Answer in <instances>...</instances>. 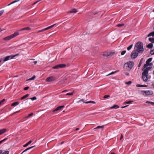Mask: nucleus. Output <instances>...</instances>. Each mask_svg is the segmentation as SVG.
I'll return each instance as SVG.
<instances>
[{"mask_svg":"<svg viewBox=\"0 0 154 154\" xmlns=\"http://www.w3.org/2000/svg\"><path fill=\"white\" fill-rule=\"evenodd\" d=\"M134 50L139 53H141L143 52L144 49L143 44L142 42H138L136 43L134 47Z\"/></svg>","mask_w":154,"mask_h":154,"instance_id":"1","label":"nucleus"},{"mask_svg":"<svg viewBox=\"0 0 154 154\" xmlns=\"http://www.w3.org/2000/svg\"><path fill=\"white\" fill-rule=\"evenodd\" d=\"M150 67H148L145 69L142 73V79L143 81L146 82L148 80V71L151 69Z\"/></svg>","mask_w":154,"mask_h":154,"instance_id":"2","label":"nucleus"},{"mask_svg":"<svg viewBox=\"0 0 154 154\" xmlns=\"http://www.w3.org/2000/svg\"><path fill=\"white\" fill-rule=\"evenodd\" d=\"M134 63L129 61L125 63L124 65V68L126 70L130 71L134 66Z\"/></svg>","mask_w":154,"mask_h":154,"instance_id":"3","label":"nucleus"},{"mask_svg":"<svg viewBox=\"0 0 154 154\" xmlns=\"http://www.w3.org/2000/svg\"><path fill=\"white\" fill-rule=\"evenodd\" d=\"M19 34V33L18 32H15L14 34L7 36L3 38V40L5 41H8L12 38L17 36Z\"/></svg>","mask_w":154,"mask_h":154,"instance_id":"4","label":"nucleus"},{"mask_svg":"<svg viewBox=\"0 0 154 154\" xmlns=\"http://www.w3.org/2000/svg\"><path fill=\"white\" fill-rule=\"evenodd\" d=\"M152 58H149L146 61V63L145 64L143 68L142 69V70H143V69L146 68V67L148 66H151L152 65V63H150V62L152 61Z\"/></svg>","mask_w":154,"mask_h":154,"instance_id":"5","label":"nucleus"},{"mask_svg":"<svg viewBox=\"0 0 154 154\" xmlns=\"http://www.w3.org/2000/svg\"><path fill=\"white\" fill-rule=\"evenodd\" d=\"M139 53L134 50L131 53V57L132 59H135L138 56Z\"/></svg>","mask_w":154,"mask_h":154,"instance_id":"6","label":"nucleus"},{"mask_svg":"<svg viewBox=\"0 0 154 154\" xmlns=\"http://www.w3.org/2000/svg\"><path fill=\"white\" fill-rule=\"evenodd\" d=\"M142 92L143 93V94H145L146 95H151L153 94V92L152 91H142Z\"/></svg>","mask_w":154,"mask_h":154,"instance_id":"7","label":"nucleus"},{"mask_svg":"<svg viewBox=\"0 0 154 154\" xmlns=\"http://www.w3.org/2000/svg\"><path fill=\"white\" fill-rule=\"evenodd\" d=\"M13 59V57L12 55L8 56L6 57H5L2 59V60L4 62H6L8 60H9L12 59Z\"/></svg>","mask_w":154,"mask_h":154,"instance_id":"8","label":"nucleus"},{"mask_svg":"<svg viewBox=\"0 0 154 154\" xmlns=\"http://www.w3.org/2000/svg\"><path fill=\"white\" fill-rule=\"evenodd\" d=\"M55 80V77L54 76H51L47 78L46 80L48 82H51L54 81Z\"/></svg>","mask_w":154,"mask_h":154,"instance_id":"9","label":"nucleus"},{"mask_svg":"<svg viewBox=\"0 0 154 154\" xmlns=\"http://www.w3.org/2000/svg\"><path fill=\"white\" fill-rule=\"evenodd\" d=\"M56 25V24H53V25L51 26H49L46 28H45L44 29L41 30L42 32L45 31V30H48L49 29H51V28H53L54 26Z\"/></svg>","mask_w":154,"mask_h":154,"instance_id":"10","label":"nucleus"},{"mask_svg":"<svg viewBox=\"0 0 154 154\" xmlns=\"http://www.w3.org/2000/svg\"><path fill=\"white\" fill-rule=\"evenodd\" d=\"M36 99V97H32L30 98H29L26 99L22 103V104H23L24 101H25V103L27 102H28V100H35Z\"/></svg>","mask_w":154,"mask_h":154,"instance_id":"11","label":"nucleus"},{"mask_svg":"<svg viewBox=\"0 0 154 154\" xmlns=\"http://www.w3.org/2000/svg\"><path fill=\"white\" fill-rule=\"evenodd\" d=\"M64 107V106L63 105L59 106L58 107H57L56 109H54L53 111V112H54L59 110H60L61 108H63Z\"/></svg>","mask_w":154,"mask_h":154,"instance_id":"12","label":"nucleus"},{"mask_svg":"<svg viewBox=\"0 0 154 154\" xmlns=\"http://www.w3.org/2000/svg\"><path fill=\"white\" fill-rule=\"evenodd\" d=\"M7 130L6 128H3L0 129V135L5 133L6 131Z\"/></svg>","mask_w":154,"mask_h":154,"instance_id":"13","label":"nucleus"},{"mask_svg":"<svg viewBox=\"0 0 154 154\" xmlns=\"http://www.w3.org/2000/svg\"><path fill=\"white\" fill-rule=\"evenodd\" d=\"M77 12V10L75 8L72 9V10L68 11V13H76Z\"/></svg>","mask_w":154,"mask_h":154,"instance_id":"14","label":"nucleus"},{"mask_svg":"<svg viewBox=\"0 0 154 154\" xmlns=\"http://www.w3.org/2000/svg\"><path fill=\"white\" fill-rule=\"evenodd\" d=\"M9 151H6L3 152V151L2 150H0V154H9Z\"/></svg>","mask_w":154,"mask_h":154,"instance_id":"15","label":"nucleus"},{"mask_svg":"<svg viewBox=\"0 0 154 154\" xmlns=\"http://www.w3.org/2000/svg\"><path fill=\"white\" fill-rule=\"evenodd\" d=\"M35 146H31V147H29L27 149H25V150H24L23 152H22L21 153V154H23V153H24V152L26 151H27L32 148L33 147H34Z\"/></svg>","mask_w":154,"mask_h":154,"instance_id":"16","label":"nucleus"},{"mask_svg":"<svg viewBox=\"0 0 154 154\" xmlns=\"http://www.w3.org/2000/svg\"><path fill=\"white\" fill-rule=\"evenodd\" d=\"M31 29L29 27H27L25 28H23L21 29L20 31H23V30H30Z\"/></svg>","mask_w":154,"mask_h":154,"instance_id":"17","label":"nucleus"},{"mask_svg":"<svg viewBox=\"0 0 154 154\" xmlns=\"http://www.w3.org/2000/svg\"><path fill=\"white\" fill-rule=\"evenodd\" d=\"M19 104L18 102H16L12 103L11 106H16Z\"/></svg>","mask_w":154,"mask_h":154,"instance_id":"18","label":"nucleus"},{"mask_svg":"<svg viewBox=\"0 0 154 154\" xmlns=\"http://www.w3.org/2000/svg\"><path fill=\"white\" fill-rule=\"evenodd\" d=\"M32 142V141L31 140L29 141V142H28L27 143L25 144L23 146L24 147H26L28 145H29V144H30Z\"/></svg>","mask_w":154,"mask_h":154,"instance_id":"19","label":"nucleus"},{"mask_svg":"<svg viewBox=\"0 0 154 154\" xmlns=\"http://www.w3.org/2000/svg\"><path fill=\"white\" fill-rule=\"evenodd\" d=\"M29 94H26L25 95H24L23 96V97H22L21 98V100H23V99H25V98H26L27 97H28L29 96Z\"/></svg>","mask_w":154,"mask_h":154,"instance_id":"20","label":"nucleus"},{"mask_svg":"<svg viewBox=\"0 0 154 154\" xmlns=\"http://www.w3.org/2000/svg\"><path fill=\"white\" fill-rule=\"evenodd\" d=\"M66 65L65 64H59V67L60 68H63L65 67Z\"/></svg>","mask_w":154,"mask_h":154,"instance_id":"21","label":"nucleus"},{"mask_svg":"<svg viewBox=\"0 0 154 154\" xmlns=\"http://www.w3.org/2000/svg\"><path fill=\"white\" fill-rule=\"evenodd\" d=\"M119 106L117 105H114V106H112L110 107L111 109H117L118 108H119Z\"/></svg>","mask_w":154,"mask_h":154,"instance_id":"22","label":"nucleus"},{"mask_svg":"<svg viewBox=\"0 0 154 154\" xmlns=\"http://www.w3.org/2000/svg\"><path fill=\"white\" fill-rule=\"evenodd\" d=\"M153 36L154 37V31L149 33L148 35L147 36L149 37L150 36Z\"/></svg>","mask_w":154,"mask_h":154,"instance_id":"23","label":"nucleus"},{"mask_svg":"<svg viewBox=\"0 0 154 154\" xmlns=\"http://www.w3.org/2000/svg\"><path fill=\"white\" fill-rule=\"evenodd\" d=\"M149 41L151 42L152 43H154V38H149Z\"/></svg>","mask_w":154,"mask_h":154,"instance_id":"24","label":"nucleus"},{"mask_svg":"<svg viewBox=\"0 0 154 154\" xmlns=\"http://www.w3.org/2000/svg\"><path fill=\"white\" fill-rule=\"evenodd\" d=\"M124 24L123 23H122V24H117L116 25V26L118 27H122L124 26Z\"/></svg>","mask_w":154,"mask_h":154,"instance_id":"25","label":"nucleus"},{"mask_svg":"<svg viewBox=\"0 0 154 154\" xmlns=\"http://www.w3.org/2000/svg\"><path fill=\"white\" fill-rule=\"evenodd\" d=\"M146 86L145 85H140V84H137L136 85L137 87H146Z\"/></svg>","mask_w":154,"mask_h":154,"instance_id":"26","label":"nucleus"},{"mask_svg":"<svg viewBox=\"0 0 154 154\" xmlns=\"http://www.w3.org/2000/svg\"><path fill=\"white\" fill-rule=\"evenodd\" d=\"M146 103H147L150 104L152 106H154V102L146 101Z\"/></svg>","mask_w":154,"mask_h":154,"instance_id":"27","label":"nucleus"},{"mask_svg":"<svg viewBox=\"0 0 154 154\" xmlns=\"http://www.w3.org/2000/svg\"><path fill=\"white\" fill-rule=\"evenodd\" d=\"M153 46V45L151 43L149 44L147 46V47L149 48H152Z\"/></svg>","mask_w":154,"mask_h":154,"instance_id":"28","label":"nucleus"},{"mask_svg":"<svg viewBox=\"0 0 154 154\" xmlns=\"http://www.w3.org/2000/svg\"><path fill=\"white\" fill-rule=\"evenodd\" d=\"M133 102V101L132 100L129 101H125V102H124V104H130V103H131Z\"/></svg>","mask_w":154,"mask_h":154,"instance_id":"29","label":"nucleus"},{"mask_svg":"<svg viewBox=\"0 0 154 154\" xmlns=\"http://www.w3.org/2000/svg\"><path fill=\"white\" fill-rule=\"evenodd\" d=\"M133 45L132 44L130 45L129 47L127 48V49L128 51H129L133 47Z\"/></svg>","mask_w":154,"mask_h":154,"instance_id":"30","label":"nucleus"},{"mask_svg":"<svg viewBox=\"0 0 154 154\" xmlns=\"http://www.w3.org/2000/svg\"><path fill=\"white\" fill-rule=\"evenodd\" d=\"M104 127L103 126H98L97 127L95 128L94 129H99L101 128H103Z\"/></svg>","mask_w":154,"mask_h":154,"instance_id":"31","label":"nucleus"},{"mask_svg":"<svg viewBox=\"0 0 154 154\" xmlns=\"http://www.w3.org/2000/svg\"><path fill=\"white\" fill-rule=\"evenodd\" d=\"M150 53L151 55L154 54V48L151 50Z\"/></svg>","mask_w":154,"mask_h":154,"instance_id":"32","label":"nucleus"},{"mask_svg":"<svg viewBox=\"0 0 154 154\" xmlns=\"http://www.w3.org/2000/svg\"><path fill=\"white\" fill-rule=\"evenodd\" d=\"M54 69H57L59 68V65H57L53 67Z\"/></svg>","mask_w":154,"mask_h":154,"instance_id":"33","label":"nucleus"},{"mask_svg":"<svg viewBox=\"0 0 154 154\" xmlns=\"http://www.w3.org/2000/svg\"><path fill=\"white\" fill-rule=\"evenodd\" d=\"M73 93L72 92L67 93L66 94V95H72L73 94Z\"/></svg>","mask_w":154,"mask_h":154,"instance_id":"34","label":"nucleus"},{"mask_svg":"<svg viewBox=\"0 0 154 154\" xmlns=\"http://www.w3.org/2000/svg\"><path fill=\"white\" fill-rule=\"evenodd\" d=\"M110 97V96L109 95H105L103 98H104V99H106L108 97Z\"/></svg>","mask_w":154,"mask_h":154,"instance_id":"35","label":"nucleus"},{"mask_svg":"<svg viewBox=\"0 0 154 154\" xmlns=\"http://www.w3.org/2000/svg\"><path fill=\"white\" fill-rule=\"evenodd\" d=\"M126 52V51H122V52L121 53V55H124Z\"/></svg>","mask_w":154,"mask_h":154,"instance_id":"36","label":"nucleus"},{"mask_svg":"<svg viewBox=\"0 0 154 154\" xmlns=\"http://www.w3.org/2000/svg\"><path fill=\"white\" fill-rule=\"evenodd\" d=\"M33 113H31L29 114V115L28 116L26 117L25 118H27L28 117H30V116H32L33 115Z\"/></svg>","mask_w":154,"mask_h":154,"instance_id":"37","label":"nucleus"},{"mask_svg":"<svg viewBox=\"0 0 154 154\" xmlns=\"http://www.w3.org/2000/svg\"><path fill=\"white\" fill-rule=\"evenodd\" d=\"M81 101H82L84 103H87V104L89 103H91L90 101H87V102H84L83 100H82Z\"/></svg>","mask_w":154,"mask_h":154,"instance_id":"38","label":"nucleus"},{"mask_svg":"<svg viewBox=\"0 0 154 154\" xmlns=\"http://www.w3.org/2000/svg\"><path fill=\"white\" fill-rule=\"evenodd\" d=\"M5 100V99H3L2 100L0 101V105H1Z\"/></svg>","mask_w":154,"mask_h":154,"instance_id":"39","label":"nucleus"},{"mask_svg":"<svg viewBox=\"0 0 154 154\" xmlns=\"http://www.w3.org/2000/svg\"><path fill=\"white\" fill-rule=\"evenodd\" d=\"M4 11L3 10L0 11V16L1 15L4 13Z\"/></svg>","mask_w":154,"mask_h":154,"instance_id":"40","label":"nucleus"},{"mask_svg":"<svg viewBox=\"0 0 154 154\" xmlns=\"http://www.w3.org/2000/svg\"><path fill=\"white\" fill-rule=\"evenodd\" d=\"M19 55V54H16L14 55H12V57H13V58L14 57L18 55Z\"/></svg>","mask_w":154,"mask_h":154,"instance_id":"41","label":"nucleus"},{"mask_svg":"<svg viewBox=\"0 0 154 154\" xmlns=\"http://www.w3.org/2000/svg\"><path fill=\"white\" fill-rule=\"evenodd\" d=\"M7 139V138H5L3 140H2L0 141V144L3 142L4 141H5V140H6Z\"/></svg>","mask_w":154,"mask_h":154,"instance_id":"42","label":"nucleus"},{"mask_svg":"<svg viewBox=\"0 0 154 154\" xmlns=\"http://www.w3.org/2000/svg\"><path fill=\"white\" fill-rule=\"evenodd\" d=\"M131 82L130 81H128L127 82H126L125 84L127 85H129L131 84Z\"/></svg>","mask_w":154,"mask_h":154,"instance_id":"43","label":"nucleus"},{"mask_svg":"<svg viewBox=\"0 0 154 154\" xmlns=\"http://www.w3.org/2000/svg\"><path fill=\"white\" fill-rule=\"evenodd\" d=\"M29 88V87H26L24 88V90L25 91L27 90Z\"/></svg>","mask_w":154,"mask_h":154,"instance_id":"44","label":"nucleus"},{"mask_svg":"<svg viewBox=\"0 0 154 154\" xmlns=\"http://www.w3.org/2000/svg\"><path fill=\"white\" fill-rule=\"evenodd\" d=\"M142 63V62L141 61V60H140L139 63V64H138V67H140V66L141 65Z\"/></svg>","mask_w":154,"mask_h":154,"instance_id":"45","label":"nucleus"},{"mask_svg":"<svg viewBox=\"0 0 154 154\" xmlns=\"http://www.w3.org/2000/svg\"><path fill=\"white\" fill-rule=\"evenodd\" d=\"M115 72H111V73H109V74L108 75H111L112 74H113Z\"/></svg>","mask_w":154,"mask_h":154,"instance_id":"46","label":"nucleus"},{"mask_svg":"<svg viewBox=\"0 0 154 154\" xmlns=\"http://www.w3.org/2000/svg\"><path fill=\"white\" fill-rule=\"evenodd\" d=\"M33 80V79L32 78H32H29V79H27V81H29V80Z\"/></svg>","mask_w":154,"mask_h":154,"instance_id":"47","label":"nucleus"},{"mask_svg":"<svg viewBox=\"0 0 154 154\" xmlns=\"http://www.w3.org/2000/svg\"><path fill=\"white\" fill-rule=\"evenodd\" d=\"M14 3V2H11V3H10V4H8V6H9V5H11V4H13V3Z\"/></svg>","mask_w":154,"mask_h":154,"instance_id":"48","label":"nucleus"},{"mask_svg":"<svg viewBox=\"0 0 154 154\" xmlns=\"http://www.w3.org/2000/svg\"><path fill=\"white\" fill-rule=\"evenodd\" d=\"M125 75L127 76H129V74L128 72H126V73H125Z\"/></svg>","mask_w":154,"mask_h":154,"instance_id":"49","label":"nucleus"},{"mask_svg":"<svg viewBox=\"0 0 154 154\" xmlns=\"http://www.w3.org/2000/svg\"><path fill=\"white\" fill-rule=\"evenodd\" d=\"M123 138V136L122 134H121V136L120 138V139L121 140Z\"/></svg>","mask_w":154,"mask_h":154,"instance_id":"50","label":"nucleus"},{"mask_svg":"<svg viewBox=\"0 0 154 154\" xmlns=\"http://www.w3.org/2000/svg\"><path fill=\"white\" fill-rule=\"evenodd\" d=\"M90 102H91V103H96L94 101H90Z\"/></svg>","mask_w":154,"mask_h":154,"instance_id":"51","label":"nucleus"},{"mask_svg":"<svg viewBox=\"0 0 154 154\" xmlns=\"http://www.w3.org/2000/svg\"><path fill=\"white\" fill-rule=\"evenodd\" d=\"M37 61H34L33 62V63L34 64H36L37 63Z\"/></svg>","mask_w":154,"mask_h":154,"instance_id":"52","label":"nucleus"},{"mask_svg":"<svg viewBox=\"0 0 154 154\" xmlns=\"http://www.w3.org/2000/svg\"><path fill=\"white\" fill-rule=\"evenodd\" d=\"M67 91V90H64V91H62V93H63V92H66V91Z\"/></svg>","mask_w":154,"mask_h":154,"instance_id":"53","label":"nucleus"},{"mask_svg":"<svg viewBox=\"0 0 154 154\" xmlns=\"http://www.w3.org/2000/svg\"><path fill=\"white\" fill-rule=\"evenodd\" d=\"M37 3V2H34V3L32 4V5H34L35 4H36Z\"/></svg>","mask_w":154,"mask_h":154,"instance_id":"54","label":"nucleus"},{"mask_svg":"<svg viewBox=\"0 0 154 154\" xmlns=\"http://www.w3.org/2000/svg\"><path fill=\"white\" fill-rule=\"evenodd\" d=\"M42 32V31H41V30H39L38 31H37V33H39V32Z\"/></svg>","mask_w":154,"mask_h":154,"instance_id":"55","label":"nucleus"},{"mask_svg":"<svg viewBox=\"0 0 154 154\" xmlns=\"http://www.w3.org/2000/svg\"><path fill=\"white\" fill-rule=\"evenodd\" d=\"M79 130V128H76L75 129V131H78V130Z\"/></svg>","mask_w":154,"mask_h":154,"instance_id":"56","label":"nucleus"},{"mask_svg":"<svg viewBox=\"0 0 154 154\" xmlns=\"http://www.w3.org/2000/svg\"><path fill=\"white\" fill-rule=\"evenodd\" d=\"M32 78L33 79V80L35 79V75H34L32 77Z\"/></svg>","mask_w":154,"mask_h":154,"instance_id":"57","label":"nucleus"},{"mask_svg":"<svg viewBox=\"0 0 154 154\" xmlns=\"http://www.w3.org/2000/svg\"><path fill=\"white\" fill-rule=\"evenodd\" d=\"M2 58L0 59V63H1V62H2Z\"/></svg>","mask_w":154,"mask_h":154,"instance_id":"58","label":"nucleus"},{"mask_svg":"<svg viewBox=\"0 0 154 154\" xmlns=\"http://www.w3.org/2000/svg\"><path fill=\"white\" fill-rule=\"evenodd\" d=\"M110 154H116L115 153H114V152H112Z\"/></svg>","mask_w":154,"mask_h":154,"instance_id":"59","label":"nucleus"},{"mask_svg":"<svg viewBox=\"0 0 154 154\" xmlns=\"http://www.w3.org/2000/svg\"><path fill=\"white\" fill-rule=\"evenodd\" d=\"M128 106V105H127V106H124V108L127 107Z\"/></svg>","mask_w":154,"mask_h":154,"instance_id":"60","label":"nucleus"},{"mask_svg":"<svg viewBox=\"0 0 154 154\" xmlns=\"http://www.w3.org/2000/svg\"><path fill=\"white\" fill-rule=\"evenodd\" d=\"M106 56H109V54H106Z\"/></svg>","mask_w":154,"mask_h":154,"instance_id":"61","label":"nucleus"},{"mask_svg":"<svg viewBox=\"0 0 154 154\" xmlns=\"http://www.w3.org/2000/svg\"><path fill=\"white\" fill-rule=\"evenodd\" d=\"M152 85V86H153V88H154V83H153Z\"/></svg>","mask_w":154,"mask_h":154,"instance_id":"62","label":"nucleus"},{"mask_svg":"<svg viewBox=\"0 0 154 154\" xmlns=\"http://www.w3.org/2000/svg\"><path fill=\"white\" fill-rule=\"evenodd\" d=\"M20 111H16L15 112L16 113H17V112H19Z\"/></svg>","mask_w":154,"mask_h":154,"instance_id":"63","label":"nucleus"},{"mask_svg":"<svg viewBox=\"0 0 154 154\" xmlns=\"http://www.w3.org/2000/svg\"><path fill=\"white\" fill-rule=\"evenodd\" d=\"M14 1L13 2H14V3H15V2H17V1Z\"/></svg>","mask_w":154,"mask_h":154,"instance_id":"64","label":"nucleus"}]
</instances>
